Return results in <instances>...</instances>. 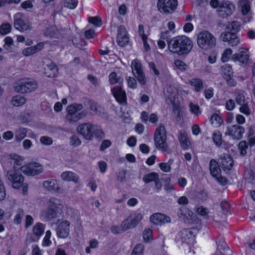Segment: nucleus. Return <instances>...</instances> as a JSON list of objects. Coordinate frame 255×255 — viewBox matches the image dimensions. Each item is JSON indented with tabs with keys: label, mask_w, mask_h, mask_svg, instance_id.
I'll list each match as a JSON object with an SVG mask.
<instances>
[{
	"label": "nucleus",
	"mask_w": 255,
	"mask_h": 255,
	"mask_svg": "<svg viewBox=\"0 0 255 255\" xmlns=\"http://www.w3.org/2000/svg\"><path fill=\"white\" fill-rule=\"evenodd\" d=\"M45 226L41 223H37L33 227L32 231L34 235L36 238V241L38 240L40 237L43 234Z\"/></svg>",
	"instance_id": "31"
},
{
	"label": "nucleus",
	"mask_w": 255,
	"mask_h": 255,
	"mask_svg": "<svg viewBox=\"0 0 255 255\" xmlns=\"http://www.w3.org/2000/svg\"><path fill=\"white\" fill-rule=\"evenodd\" d=\"M235 5L228 0L222 1L217 12L219 16L222 18L227 17L232 14L235 10Z\"/></svg>",
	"instance_id": "13"
},
{
	"label": "nucleus",
	"mask_w": 255,
	"mask_h": 255,
	"mask_svg": "<svg viewBox=\"0 0 255 255\" xmlns=\"http://www.w3.org/2000/svg\"><path fill=\"white\" fill-rule=\"evenodd\" d=\"M6 196V191L3 183L0 179V201L3 200Z\"/></svg>",
	"instance_id": "55"
},
{
	"label": "nucleus",
	"mask_w": 255,
	"mask_h": 255,
	"mask_svg": "<svg viewBox=\"0 0 255 255\" xmlns=\"http://www.w3.org/2000/svg\"><path fill=\"white\" fill-rule=\"evenodd\" d=\"M78 4L77 0H64V5L70 9H74Z\"/></svg>",
	"instance_id": "46"
},
{
	"label": "nucleus",
	"mask_w": 255,
	"mask_h": 255,
	"mask_svg": "<svg viewBox=\"0 0 255 255\" xmlns=\"http://www.w3.org/2000/svg\"><path fill=\"white\" fill-rule=\"evenodd\" d=\"M109 82L111 84H115L117 83L121 82V78L117 77V73L116 72H112L109 76Z\"/></svg>",
	"instance_id": "51"
},
{
	"label": "nucleus",
	"mask_w": 255,
	"mask_h": 255,
	"mask_svg": "<svg viewBox=\"0 0 255 255\" xmlns=\"http://www.w3.org/2000/svg\"><path fill=\"white\" fill-rule=\"evenodd\" d=\"M190 84L195 87L196 92L200 91L203 88V82L200 79L193 78L190 81Z\"/></svg>",
	"instance_id": "33"
},
{
	"label": "nucleus",
	"mask_w": 255,
	"mask_h": 255,
	"mask_svg": "<svg viewBox=\"0 0 255 255\" xmlns=\"http://www.w3.org/2000/svg\"><path fill=\"white\" fill-rule=\"evenodd\" d=\"M197 44L201 48L207 50L215 46L216 40L215 36L211 33L203 30L198 34Z\"/></svg>",
	"instance_id": "4"
},
{
	"label": "nucleus",
	"mask_w": 255,
	"mask_h": 255,
	"mask_svg": "<svg viewBox=\"0 0 255 255\" xmlns=\"http://www.w3.org/2000/svg\"><path fill=\"white\" fill-rule=\"evenodd\" d=\"M178 240L182 243L193 245L195 242V235L191 229H184L179 233Z\"/></svg>",
	"instance_id": "17"
},
{
	"label": "nucleus",
	"mask_w": 255,
	"mask_h": 255,
	"mask_svg": "<svg viewBox=\"0 0 255 255\" xmlns=\"http://www.w3.org/2000/svg\"><path fill=\"white\" fill-rule=\"evenodd\" d=\"M178 139L183 149H187L189 148L190 141L188 137L187 133L184 130H180L179 131Z\"/></svg>",
	"instance_id": "27"
},
{
	"label": "nucleus",
	"mask_w": 255,
	"mask_h": 255,
	"mask_svg": "<svg viewBox=\"0 0 255 255\" xmlns=\"http://www.w3.org/2000/svg\"><path fill=\"white\" fill-rule=\"evenodd\" d=\"M70 143L73 146H78L81 144V141L77 136L73 135L70 138Z\"/></svg>",
	"instance_id": "63"
},
{
	"label": "nucleus",
	"mask_w": 255,
	"mask_h": 255,
	"mask_svg": "<svg viewBox=\"0 0 255 255\" xmlns=\"http://www.w3.org/2000/svg\"><path fill=\"white\" fill-rule=\"evenodd\" d=\"M94 125L90 123L81 124L78 126L77 131L85 139L92 140L93 139Z\"/></svg>",
	"instance_id": "15"
},
{
	"label": "nucleus",
	"mask_w": 255,
	"mask_h": 255,
	"mask_svg": "<svg viewBox=\"0 0 255 255\" xmlns=\"http://www.w3.org/2000/svg\"><path fill=\"white\" fill-rule=\"evenodd\" d=\"M24 216L23 211L21 209H18L16 211V214L14 218V223L16 224L21 223V219Z\"/></svg>",
	"instance_id": "50"
},
{
	"label": "nucleus",
	"mask_w": 255,
	"mask_h": 255,
	"mask_svg": "<svg viewBox=\"0 0 255 255\" xmlns=\"http://www.w3.org/2000/svg\"><path fill=\"white\" fill-rule=\"evenodd\" d=\"M209 170L211 174L214 177L220 176L221 171L218 162L215 159H211L209 162Z\"/></svg>",
	"instance_id": "28"
},
{
	"label": "nucleus",
	"mask_w": 255,
	"mask_h": 255,
	"mask_svg": "<svg viewBox=\"0 0 255 255\" xmlns=\"http://www.w3.org/2000/svg\"><path fill=\"white\" fill-rule=\"evenodd\" d=\"M222 71L225 77H230L233 76V71L231 66L228 64H225L221 67Z\"/></svg>",
	"instance_id": "40"
},
{
	"label": "nucleus",
	"mask_w": 255,
	"mask_h": 255,
	"mask_svg": "<svg viewBox=\"0 0 255 255\" xmlns=\"http://www.w3.org/2000/svg\"><path fill=\"white\" fill-rule=\"evenodd\" d=\"M239 148L240 149L241 155L244 156L247 154L246 149L248 148L247 142L245 141H241L239 144Z\"/></svg>",
	"instance_id": "54"
},
{
	"label": "nucleus",
	"mask_w": 255,
	"mask_h": 255,
	"mask_svg": "<svg viewBox=\"0 0 255 255\" xmlns=\"http://www.w3.org/2000/svg\"><path fill=\"white\" fill-rule=\"evenodd\" d=\"M43 188L52 193H59L63 191L59 181L56 179H49L44 181L42 183Z\"/></svg>",
	"instance_id": "16"
},
{
	"label": "nucleus",
	"mask_w": 255,
	"mask_h": 255,
	"mask_svg": "<svg viewBox=\"0 0 255 255\" xmlns=\"http://www.w3.org/2000/svg\"><path fill=\"white\" fill-rule=\"evenodd\" d=\"M128 86L132 89H135L137 86L135 79L131 77H128L127 79Z\"/></svg>",
	"instance_id": "59"
},
{
	"label": "nucleus",
	"mask_w": 255,
	"mask_h": 255,
	"mask_svg": "<svg viewBox=\"0 0 255 255\" xmlns=\"http://www.w3.org/2000/svg\"><path fill=\"white\" fill-rule=\"evenodd\" d=\"M127 174V170L125 169L119 170V172L117 174L118 180L121 182H123L126 180V175Z\"/></svg>",
	"instance_id": "60"
},
{
	"label": "nucleus",
	"mask_w": 255,
	"mask_h": 255,
	"mask_svg": "<svg viewBox=\"0 0 255 255\" xmlns=\"http://www.w3.org/2000/svg\"><path fill=\"white\" fill-rule=\"evenodd\" d=\"M176 89L174 87L171 85L168 86L164 91V94L165 98L169 100L171 104L174 105L173 111L176 115V120L179 122L181 120L180 111L178 107L174 104V100L176 95Z\"/></svg>",
	"instance_id": "10"
},
{
	"label": "nucleus",
	"mask_w": 255,
	"mask_h": 255,
	"mask_svg": "<svg viewBox=\"0 0 255 255\" xmlns=\"http://www.w3.org/2000/svg\"><path fill=\"white\" fill-rule=\"evenodd\" d=\"M190 112L196 116H198L201 113L200 107L197 105L191 103L189 105Z\"/></svg>",
	"instance_id": "52"
},
{
	"label": "nucleus",
	"mask_w": 255,
	"mask_h": 255,
	"mask_svg": "<svg viewBox=\"0 0 255 255\" xmlns=\"http://www.w3.org/2000/svg\"><path fill=\"white\" fill-rule=\"evenodd\" d=\"M27 129L25 128H19L15 131V139L16 142H20L26 136Z\"/></svg>",
	"instance_id": "32"
},
{
	"label": "nucleus",
	"mask_w": 255,
	"mask_h": 255,
	"mask_svg": "<svg viewBox=\"0 0 255 255\" xmlns=\"http://www.w3.org/2000/svg\"><path fill=\"white\" fill-rule=\"evenodd\" d=\"M232 51L231 49L228 48L226 49L222 54L221 60L223 62L227 61L229 58L230 56L232 54Z\"/></svg>",
	"instance_id": "62"
},
{
	"label": "nucleus",
	"mask_w": 255,
	"mask_h": 255,
	"mask_svg": "<svg viewBox=\"0 0 255 255\" xmlns=\"http://www.w3.org/2000/svg\"><path fill=\"white\" fill-rule=\"evenodd\" d=\"M232 59L235 61H239L242 64H246L249 59V51L247 49L241 48L238 53L233 55Z\"/></svg>",
	"instance_id": "23"
},
{
	"label": "nucleus",
	"mask_w": 255,
	"mask_h": 255,
	"mask_svg": "<svg viewBox=\"0 0 255 255\" xmlns=\"http://www.w3.org/2000/svg\"><path fill=\"white\" fill-rule=\"evenodd\" d=\"M210 121L211 124L215 127H219L223 122L221 117L216 114H214L211 117Z\"/></svg>",
	"instance_id": "37"
},
{
	"label": "nucleus",
	"mask_w": 255,
	"mask_h": 255,
	"mask_svg": "<svg viewBox=\"0 0 255 255\" xmlns=\"http://www.w3.org/2000/svg\"><path fill=\"white\" fill-rule=\"evenodd\" d=\"M159 178L158 174L155 172H151L145 174L143 177V181L145 183H148L151 181L155 182L156 179Z\"/></svg>",
	"instance_id": "35"
},
{
	"label": "nucleus",
	"mask_w": 255,
	"mask_h": 255,
	"mask_svg": "<svg viewBox=\"0 0 255 255\" xmlns=\"http://www.w3.org/2000/svg\"><path fill=\"white\" fill-rule=\"evenodd\" d=\"M117 42L118 44L121 47L126 46L129 42L128 32L124 25H120L119 27Z\"/></svg>",
	"instance_id": "19"
},
{
	"label": "nucleus",
	"mask_w": 255,
	"mask_h": 255,
	"mask_svg": "<svg viewBox=\"0 0 255 255\" xmlns=\"http://www.w3.org/2000/svg\"><path fill=\"white\" fill-rule=\"evenodd\" d=\"M43 68V74L46 77L54 78L56 77L58 75V69L57 66L53 63L47 64L45 65Z\"/></svg>",
	"instance_id": "25"
},
{
	"label": "nucleus",
	"mask_w": 255,
	"mask_h": 255,
	"mask_svg": "<svg viewBox=\"0 0 255 255\" xmlns=\"http://www.w3.org/2000/svg\"><path fill=\"white\" fill-rule=\"evenodd\" d=\"M213 140L215 145L217 146H220L222 143V138L221 133L216 130L214 132L212 136Z\"/></svg>",
	"instance_id": "38"
},
{
	"label": "nucleus",
	"mask_w": 255,
	"mask_h": 255,
	"mask_svg": "<svg viewBox=\"0 0 255 255\" xmlns=\"http://www.w3.org/2000/svg\"><path fill=\"white\" fill-rule=\"evenodd\" d=\"M37 88V84L34 80H22L16 84L14 89L16 92L25 93L34 91Z\"/></svg>",
	"instance_id": "9"
},
{
	"label": "nucleus",
	"mask_w": 255,
	"mask_h": 255,
	"mask_svg": "<svg viewBox=\"0 0 255 255\" xmlns=\"http://www.w3.org/2000/svg\"><path fill=\"white\" fill-rule=\"evenodd\" d=\"M187 209L184 207H181L177 212L178 217L181 219L184 222L188 220V216L186 215Z\"/></svg>",
	"instance_id": "48"
},
{
	"label": "nucleus",
	"mask_w": 255,
	"mask_h": 255,
	"mask_svg": "<svg viewBox=\"0 0 255 255\" xmlns=\"http://www.w3.org/2000/svg\"><path fill=\"white\" fill-rule=\"evenodd\" d=\"M235 101L236 103L240 106L248 103L246 101V97L243 93H238L236 95Z\"/></svg>",
	"instance_id": "47"
},
{
	"label": "nucleus",
	"mask_w": 255,
	"mask_h": 255,
	"mask_svg": "<svg viewBox=\"0 0 255 255\" xmlns=\"http://www.w3.org/2000/svg\"><path fill=\"white\" fill-rule=\"evenodd\" d=\"M63 206L60 199L50 198L46 202V208L41 213V216L47 221H52L58 217L62 212Z\"/></svg>",
	"instance_id": "2"
},
{
	"label": "nucleus",
	"mask_w": 255,
	"mask_h": 255,
	"mask_svg": "<svg viewBox=\"0 0 255 255\" xmlns=\"http://www.w3.org/2000/svg\"><path fill=\"white\" fill-rule=\"evenodd\" d=\"M241 25L239 22L234 21L231 23H229L227 28L229 30L233 31V32H237L239 30Z\"/></svg>",
	"instance_id": "44"
},
{
	"label": "nucleus",
	"mask_w": 255,
	"mask_h": 255,
	"mask_svg": "<svg viewBox=\"0 0 255 255\" xmlns=\"http://www.w3.org/2000/svg\"><path fill=\"white\" fill-rule=\"evenodd\" d=\"M244 132L245 128L243 127L238 125H235L231 128H228L225 134L231 136L233 139H240L242 138Z\"/></svg>",
	"instance_id": "18"
},
{
	"label": "nucleus",
	"mask_w": 255,
	"mask_h": 255,
	"mask_svg": "<svg viewBox=\"0 0 255 255\" xmlns=\"http://www.w3.org/2000/svg\"><path fill=\"white\" fill-rule=\"evenodd\" d=\"M221 161L220 162V166L225 171L230 170L233 166V160L232 157L228 154H224L221 156Z\"/></svg>",
	"instance_id": "26"
},
{
	"label": "nucleus",
	"mask_w": 255,
	"mask_h": 255,
	"mask_svg": "<svg viewBox=\"0 0 255 255\" xmlns=\"http://www.w3.org/2000/svg\"><path fill=\"white\" fill-rule=\"evenodd\" d=\"M14 27L20 31H26L32 28L31 24L22 13H17L14 16Z\"/></svg>",
	"instance_id": "8"
},
{
	"label": "nucleus",
	"mask_w": 255,
	"mask_h": 255,
	"mask_svg": "<svg viewBox=\"0 0 255 255\" xmlns=\"http://www.w3.org/2000/svg\"><path fill=\"white\" fill-rule=\"evenodd\" d=\"M174 64L180 70L185 71L187 68V65L180 60H175L174 61Z\"/></svg>",
	"instance_id": "56"
},
{
	"label": "nucleus",
	"mask_w": 255,
	"mask_h": 255,
	"mask_svg": "<svg viewBox=\"0 0 255 255\" xmlns=\"http://www.w3.org/2000/svg\"><path fill=\"white\" fill-rule=\"evenodd\" d=\"M127 230H124V227L122 226V223L120 227L116 226H112L111 228V232L115 234H119L122 232L125 231Z\"/></svg>",
	"instance_id": "61"
},
{
	"label": "nucleus",
	"mask_w": 255,
	"mask_h": 255,
	"mask_svg": "<svg viewBox=\"0 0 255 255\" xmlns=\"http://www.w3.org/2000/svg\"><path fill=\"white\" fill-rule=\"evenodd\" d=\"M166 131L163 124H160L155 130L154 136L155 145L158 149L163 151L168 150L166 142Z\"/></svg>",
	"instance_id": "5"
},
{
	"label": "nucleus",
	"mask_w": 255,
	"mask_h": 255,
	"mask_svg": "<svg viewBox=\"0 0 255 255\" xmlns=\"http://www.w3.org/2000/svg\"><path fill=\"white\" fill-rule=\"evenodd\" d=\"M235 106V103L233 100L229 99L228 100L225 104L226 109L228 111L233 110Z\"/></svg>",
	"instance_id": "64"
},
{
	"label": "nucleus",
	"mask_w": 255,
	"mask_h": 255,
	"mask_svg": "<svg viewBox=\"0 0 255 255\" xmlns=\"http://www.w3.org/2000/svg\"><path fill=\"white\" fill-rule=\"evenodd\" d=\"M95 135L96 137L98 138H103L105 137L104 132L100 128V127L94 125L93 129V135Z\"/></svg>",
	"instance_id": "42"
},
{
	"label": "nucleus",
	"mask_w": 255,
	"mask_h": 255,
	"mask_svg": "<svg viewBox=\"0 0 255 255\" xmlns=\"http://www.w3.org/2000/svg\"><path fill=\"white\" fill-rule=\"evenodd\" d=\"M240 106L241 107L239 108V111L241 113L244 114V115L247 116H249L251 114V112L249 107L248 103Z\"/></svg>",
	"instance_id": "53"
},
{
	"label": "nucleus",
	"mask_w": 255,
	"mask_h": 255,
	"mask_svg": "<svg viewBox=\"0 0 255 255\" xmlns=\"http://www.w3.org/2000/svg\"><path fill=\"white\" fill-rule=\"evenodd\" d=\"M61 178L66 181H73L74 183H78L79 180L78 175L72 171H65L61 175Z\"/></svg>",
	"instance_id": "30"
},
{
	"label": "nucleus",
	"mask_w": 255,
	"mask_h": 255,
	"mask_svg": "<svg viewBox=\"0 0 255 255\" xmlns=\"http://www.w3.org/2000/svg\"><path fill=\"white\" fill-rule=\"evenodd\" d=\"M112 94L116 100L121 105L127 104V96L125 91L120 86H115L112 90Z\"/></svg>",
	"instance_id": "20"
},
{
	"label": "nucleus",
	"mask_w": 255,
	"mask_h": 255,
	"mask_svg": "<svg viewBox=\"0 0 255 255\" xmlns=\"http://www.w3.org/2000/svg\"><path fill=\"white\" fill-rule=\"evenodd\" d=\"M70 222L67 220L60 223L57 229L56 233L59 238H65L69 234Z\"/></svg>",
	"instance_id": "22"
},
{
	"label": "nucleus",
	"mask_w": 255,
	"mask_h": 255,
	"mask_svg": "<svg viewBox=\"0 0 255 255\" xmlns=\"http://www.w3.org/2000/svg\"><path fill=\"white\" fill-rule=\"evenodd\" d=\"M177 4V0H158L157 6L161 13L168 15L173 12Z\"/></svg>",
	"instance_id": "7"
},
{
	"label": "nucleus",
	"mask_w": 255,
	"mask_h": 255,
	"mask_svg": "<svg viewBox=\"0 0 255 255\" xmlns=\"http://www.w3.org/2000/svg\"><path fill=\"white\" fill-rule=\"evenodd\" d=\"M40 141L41 143L45 145H50L52 144V139L47 136H43L40 137Z\"/></svg>",
	"instance_id": "57"
},
{
	"label": "nucleus",
	"mask_w": 255,
	"mask_h": 255,
	"mask_svg": "<svg viewBox=\"0 0 255 255\" xmlns=\"http://www.w3.org/2000/svg\"><path fill=\"white\" fill-rule=\"evenodd\" d=\"M24 174L29 176H35L41 173L43 171V166L37 162H30L19 169Z\"/></svg>",
	"instance_id": "11"
},
{
	"label": "nucleus",
	"mask_w": 255,
	"mask_h": 255,
	"mask_svg": "<svg viewBox=\"0 0 255 255\" xmlns=\"http://www.w3.org/2000/svg\"><path fill=\"white\" fill-rule=\"evenodd\" d=\"M143 250L144 246L143 244H137L133 248L131 255H142Z\"/></svg>",
	"instance_id": "43"
},
{
	"label": "nucleus",
	"mask_w": 255,
	"mask_h": 255,
	"mask_svg": "<svg viewBox=\"0 0 255 255\" xmlns=\"http://www.w3.org/2000/svg\"><path fill=\"white\" fill-rule=\"evenodd\" d=\"M221 37L223 41L228 42V44L231 46H237L240 42L239 37L233 32L222 33Z\"/></svg>",
	"instance_id": "21"
},
{
	"label": "nucleus",
	"mask_w": 255,
	"mask_h": 255,
	"mask_svg": "<svg viewBox=\"0 0 255 255\" xmlns=\"http://www.w3.org/2000/svg\"><path fill=\"white\" fill-rule=\"evenodd\" d=\"M51 233L50 230L46 232L45 235L43 239L42 246L44 247H49L51 245L52 242L50 240Z\"/></svg>",
	"instance_id": "41"
},
{
	"label": "nucleus",
	"mask_w": 255,
	"mask_h": 255,
	"mask_svg": "<svg viewBox=\"0 0 255 255\" xmlns=\"http://www.w3.org/2000/svg\"><path fill=\"white\" fill-rule=\"evenodd\" d=\"M131 67L133 75L137 78L139 83L144 85L146 83V79L141 68L140 62L137 59L132 61Z\"/></svg>",
	"instance_id": "12"
},
{
	"label": "nucleus",
	"mask_w": 255,
	"mask_h": 255,
	"mask_svg": "<svg viewBox=\"0 0 255 255\" xmlns=\"http://www.w3.org/2000/svg\"><path fill=\"white\" fill-rule=\"evenodd\" d=\"M11 29V25L8 23H3L0 26V33L5 35L9 33Z\"/></svg>",
	"instance_id": "45"
},
{
	"label": "nucleus",
	"mask_w": 255,
	"mask_h": 255,
	"mask_svg": "<svg viewBox=\"0 0 255 255\" xmlns=\"http://www.w3.org/2000/svg\"><path fill=\"white\" fill-rule=\"evenodd\" d=\"M142 217V215L140 213H130L128 217L122 222L124 229L128 230L134 228L141 221Z\"/></svg>",
	"instance_id": "14"
},
{
	"label": "nucleus",
	"mask_w": 255,
	"mask_h": 255,
	"mask_svg": "<svg viewBox=\"0 0 255 255\" xmlns=\"http://www.w3.org/2000/svg\"><path fill=\"white\" fill-rule=\"evenodd\" d=\"M36 52L35 48L34 46H31L23 49L22 53L24 55L28 56L35 53Z\"/></svg>",
	"instance_id": "58"
},
{
	"label": "nucleus",
	"mask_w": 255,
	"mask_h": 255,
	"mask_svg": "<svg viewBox=\"0 0 255 255\" xmlns=\"http://www.w3.org/2000/svg\"><path fill=\"white\" fill-rule=\"evenodd\" d=\"M150 221L156 225L161 226L166 223L169 222L170 219L169 217L161 213H155L150 218Z\"/></svg>",
	"instance_id": "24"
},
{
	"label": "nucleus",
	"mask_w": 255,
	"mask_h": 255,
	"mask_svg": "<svg viewBox=\"0 0 255 255\" xmlns=\"http://www.w3.org/2000/svg\"><path fill=\"white\" fill-rule=\"evenodd\" d=\"M25 102V98L20 95L14 96L11 100L12 105L16 107L20 106L24 104Z\"/></svg>",
	"instance_id": "36"
},
{
	"label": "nucleus",
	"mask_w": 255,
	"mask_h": 255,
	"mask_svg": "<svg viewBox=\"0 0 255 255\" xmlns=\"http://www.w3.org/2000/svg\"><path fill=\"white\" fill-rule=\"evenodd\" d=\"M21 172L19 169L8 170L5 175L11 183L12 187L15 189H19L23 184L24 177Z\"/></svg>",
	"instance_id": "6"
},
{
	"label": "nucleus",
	"mask_w": 255,
	"mask_h": 255,
	"mask_svg": "<svg viewBox=\"0 0 255 255\" xmlns=\"http://www.w3.org/2000/svg\"><path fill=\"white\" fill-rule=\"evenodd\" d=\"M84 105L85 106L88 107V108H89L91 111H93L95 113H98V106L93 101L88 99H86L84 101Z\"/></svg>",
	"instance_id": "39"
},
{
	"label": "nucleus",
	"mask_w": 255,
	"mask_h": 255,
	"mask_svg": "<svg viewBox=\"0 0 255 255\" xmlns=\"http://www.w3.org/2000/svg\"><path fill=\"white\" fill-rule=\"evenodd\" d=\"M192 47V41L184 35L177 36L168 40V48L170 51L179 55L188 53Z\"/></svg>",
	"instance_id": "1"
},
{
	"label": "nucleus",
	"mask_w": 255,
	"mask_h": 255,
	"mask_svg": "<svg viewBox=\"0 0 255 255\" xmlns=\"http://www.w3.org/2000/svg\"><path fill=\"white\" fill-rule=\"evenodd\" d=\"M238 6L241 9L243 15H246L251 13V1L249 0H239Z\"/></svg>",
	"instance_id": "29"
},
{
	"label": "nucleus",
	"mask_w": 255,
	"mask_h": 255,
	"mask_svg": "<svg viewBox=\"0 0 255 255\" xmlns=\"http://www.w3.org/2000/svg\"><path fill=\"white\" fill-rule=\"evenodd\" d=\"M88 21L97 27L101 26L102 24V19L98 16L89 17Z\"/></svg>",
	"instance_id": "49"
},
{
	"label": "nucleus",
	"mask_w": 255,
	"mask_h": 255,
	"mask_svg": "<svg viewBox=\"0 0 255 255\" xmlns=\"http://www.w3.org/2000/svg\"><path fill=\"white\" fill-rule=\"evenodd\" d=\"M81 104L74 103L68 106L66 109L67 114L66 120L70 123H76L87 117V112L83 109Z\"/></svg>",
	"instance_id": "3"
},
{
	"label": "nucleus",
	"mask_w": 255,
	"mask_h": 255,
	"mask_svg": "<svg viewBox=\"0 0 255 255\" xmlns=\"http://www.w3.org/2000/svg\"><path fill=\"white\" fill-rule=\"evenodd\" d=\"M10 158L13 162V168L15 169L17 166H20L22 164L23 158L15 154H11L9 155Z\"/></svg>",
	"instance_id": "34"
}]
</instances>
